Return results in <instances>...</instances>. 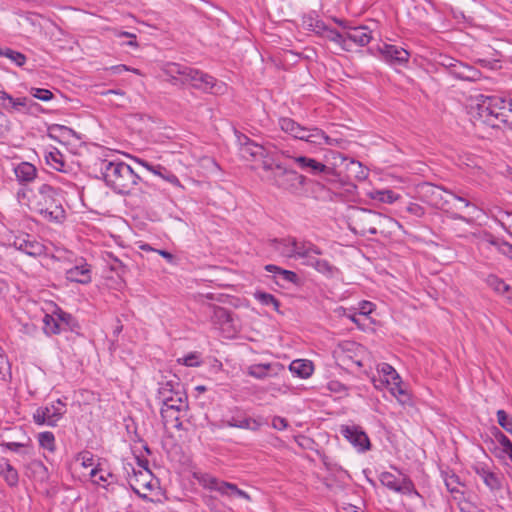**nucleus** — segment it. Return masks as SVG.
Listing matches in <instances>:
<instances>
[{"mask_svg": "<svg viewBox=\"0 0 512 512\" xmlns=\"http://www.w3.org/2000/svg\"><path fill=\"white\" fill-rule=\"evenodd\" d=\"M258 160L262 161V168L266 171H272L275 169V163L273 155L267 150L265 147V155L263 157H259Z\"/></svg>", "mask_w": 512, "mask_h": 512, "instance_id": "55", "label": "nucleus"}, {"mask_svg": "<svg viewBox=\"0 0 512 512\" xmlns=\"http://www.w3.org/2000/svg\"><path fill=\"white\" fill-rule=\"evenodd\" d=\"M379 481L387 489L396 493L419 496L414 483L407 475L400 474V477H397L391 472L385 471L379 475Z\"/></svg>", "mask_w": 512, "mask_h": 512, "instance_id": "11", "label": "nucleus"}, {"mask_svg": "<svg viewBox=\"0 0 512 512\" xmlns=\"http://www.w3.org/2000/svg\"><path fill=\"white\" fill-rule=\"evenodd\" d=\"M0 107L9 113L25 112L33 114L40 108L39 104L27 97L14 98L6 91H0Z\"/></svg>", "mask_w": 512, "mask_h": 512, "instance_id": "12", "label": "nucleus"}, {"mask_svg": "<svg viewBox=\"0 0 512 512\" xmlns=\"http://www.w3.org/2000/svg\"><path fill=\"white\" fill-rule=\"evenodd\" d=\"M66 413V404L57 399L45 406L38 407L33 413V421L37 425L54 427Z\"/></svg>", "mask_w": 512, "mask_h": 512, "instance_id": "9", "label": "nucleus"}, {"mask_svg": "<svg viewBox=\"0 0 512 512\" xmlns=\"http://www.w3.org/2000/svg\"><path fill=\"white\" fill-rule=\"evenodd\" d=\"M38 441H39V445L42 448H44L50 452L55 451V436L52 432L45 431V432L39 433Z\"/></svg>", "mask_w": 512, "mask_h": 512, "instance_id": "44", "label": "nucleus"}, {"mask_svg": "<svg viewBox=\"0 0 512 512\" xmlns=\"http://www.w3.org/2000/svg\"><path fill=\"white\" fill-rule=\"evenodd\" d=\"M295 164L301 170L312 175H319L328 171V167L325 164L307 156L298 155L295 158Z\"/></svg>", "mask_w": 512, "mask_h": 512, "instance_id": "24", "label": "nucleus"}, {"mask_svg": "<svg viewBox=\"0 0 512 512\" xmlns=\"http://www.w3.org/2000/svg\"><path fill=\"white\" fill-rule=\"evenodd\" d=\"M270 364H253L248 367V374L257 379H263L268 376Z\"/></svg>", "mask_w": 512, "mask_h": 512, "instance_id": "47", "label": "nucleus"}, {"mask_svg": "<svg viewBox=\"0 0 512 512\" xmlns=\"http://www.w3.org/2000/svg\"><path fill=\"white\" fill-rule=\"evenodd\" d=\"M275 170L272 179L278 188L296 194L306 185L307 178L293 169H288L282 164H276Z\"/></svg>", "mask_w": 512, "mask_h": 512, "instance_id": "6", "label": "nucleus"}, {"mask_svg": "<svg viewBox=\"0 0 512 512\" xmlns=\"http://www.w3.org/2000/svg\"><path fill=\"white\" fill-rule=\"evenodd\" d=\"M193 70H194V68L182 64L181 69L179 71L178 84H181V85L189 84L188 82L191 78V74H192Z\"/></svg>", "mask_w": 512, "mask_h": 512, "instance_id": "56", "label": "nucleus"}, {"mask_svg": "<svg viewBox=\"0 0 512 512\" xmlns=\"http://www.w3.org/2000/svg\"><path fill=\"white\" fill-rule=\"evenodd\" d=\"M0 476L10 486L15 487L19 482V475L17 470L10 464L9 460L0 458Z\"/></svg>", "mask_w": 512, "mask_h": 512, "instance_id": "29", "label": "nucleus"}, {"mask_svg": "<svg viewBox=\"0 0 512 512\" xmlns=\"http://www.w3.org/2000/svg\"><path fill=\"white\" fill-rule=\"evenodd\" d=\"M157 175L176 187H182L178 177L175 174L167 171L164 167L162 170H160V174Z\"/></svg>", "mask_w": 512, "mask_h": 512, "instance_id": "57", "label": "nucleus"}, {"mask_svg": "<svg viewBox=\"0 0 512 512\" xmlns=\"http://www.w3.org/2000/svg\"><path fill=\"white\" fill-rule=\"evenodd\" d=\"M227 425L229 427H236L241 429H248L252 431H257L262 423L259 419L251 418V417H243L236 418L232 417L229 421H227Z\"/></svg>", "mask_w": 512, "mask_h": 512, "instance_id": "34", "label": "nucleus"}, {"mask_svg": "<svg viewBox=\"0 0 512 512\" xmlns=\"http://www.w3.org/2000/svg\"><path fill=\"white\" fill-rule=\"evenodd\" d=\"M196 478L204 488L217 491L221 495L239 497L247 501L251 500L250 495L244 490L239 489L236 484L221 481L208 473L200 474Z\"/></svg>", "mask_w": 512, "mask_h": 512, "instance_id": "8", "label": "nucleus"}, {"mask_svg": "<svg viewBox=\"0 0 512 512\" xmlns=\"http://www.w3.org/2000/svg\"><path fill=\"white\" fill-rule=\"evenodd\" d=\"M308 266L313 267L317 272L326 277H333L339 272L338 268L325 259L315 258Z\"/></svg>", "mask_w": 512, "mask_h": 512, "instance_id": "37", "label": "nucleus"}, {"mask_svg": "<svg viewBox=\"0 0 512 512\" xmlns=\"http://www.w3.org/2000/svg\"><path fill=\"white\" fill-rule=\"evenodd\" d=\"M56 318L58 319L59 324H66L67 326H70L72 322L74 321L71 314L66 313L64 311L59 310L58 312L54 313Z\"/></svg>", "mask_w": 512, "mask_h": 512, "instance_id": "60", "label": "nucleus"}, {"mask_svg": "<svg viewBox=\"0 0 512 512\" xmlns=\"http://www.w3.org/2000/svg\"><path fill=\"white\" fill-rule=\"evenodd\" d=\"M450 74L456 79L470 82H475L481 78V72L478 69L458 60L452 67Z\"/></svg>", "mask_w": 512, "mask_h": 512, "instance_id": "20", "label": "nucleus"}, {"mask_svg": "<svg viewBox=\"0 0 512 512\" xmlns=\"http://www.w3.org/2000/svg\"><path fill=\"white\" fill-rule=\"evenodd\" d=\"M100 170L106 185L118 194H129L141 180L128 164L118 160H102Z\"/></svg>", "mask_w": 512, "mask_h": 512, "instance_id": "2", "label": "nucleus"}, {"mask_svg": "<svg viewBox=\"0 0 512 512\" xmlns=\"http://www.w3.org/2000/svg\"><path fill=\"white\" fill-rule=\"evenodd\" d=\"M253 296L261 305L271 306L274 311L279 312L280 301L274 295L258 290L254 292Z\"/></svg>", "mask_w": 512, "mask_h": 512, "instance_id": "39", "label": "nucleus"}, {"mask_svg": "<svg viewBox=\"0 0 512 512\" xmlns=\"http://www.w3.org/2000/svg\"><path fill=\"white\" fill-rule=\"evenodd\" d=\"M386 385L388 386V389L392 395L394 394V392H397V390L403 387L401 377L399 375L397 380H390L389 378H386Z\"/></svg>", "mask_w": 512, "mask_h": 512, "instance_id": "62", "label": "nucleus"}, {"mask_svg": "<svg viewBox=\"0 0 512 512\" xmlns=\"http://www.w3.org/2000/svg\"><path fill=\"white\" fill-rule=\"evenodd\" d=\"M289 369L293 374L306 379L312 375L314 366L309 360L297 359L291 362Z\"/></svg>", "mask_w": 512, "mask_h": 512, "instance_id": "32", "label": "nucleus"}, {"mask_svg": "<svg viewBox=\"0 0 512 512\" xmlns=\"http://www.w3.org/2000/svg\"><path fill=\"white\" fill-rule=\"evenodd\" d=\"M340 433L359 452H365V451L369 450L371 447L369 437L359 426L342 425L340 428Z\"/></svg>", "mask_w": 512, "mask_h": 512, "instance_id": "15", "label": "nucleus"}, {"mask_svg": "<svg viewBox=\"0 0 512 512\" xmlns=\"http://www.w3.org/2000/svg\"><path fill=\"white\" fill-rule=\"evenodd\" d=\"M182 64L174 63V62H168L165 63L162 67L163 73L169 77V82H171L173 85H178V79H179V71L181 69Z\"/></svg>", "mask_w": 512, "mask_h": 512, "instance_id": "42", "label": "nucleus"}, {"mask_svg": "<svg viewBox=\"0 0 512 512\" xmlns=\"http://www.w3.org/2000/svg\"><path fill=\"white\" fill-rule=\"evenodd\" d=\"M65 277L71 282L88 284L92 280L91 266L83 258L76 259L75 265L66 269Z\"/></svg>", "mask_w": 512, "mask_h": 512, "instance_id": "16", "label": "nucleus"}, {"mask_svg": "<svg viewBox=\"0 0 512 512\" xmlns=\"http://www.w3.org/2000/svg\"><path fill=\"white\" fill-rule=\"evenodd\" d=\"M38 192L40 200L37 203V209L39 213L48 220L61 222L65 218V210L55 199L56 190L48 184H43Z\"/></svg>", "mask_w": 512, "mask_h": 512, "instance_id": "5", "label": "nucleus"}, {"mask_svg": "<svg viewBox=\"0 0 512 512\" xmlns=\"http://www.w3.org/2000/svg\"><path fill=\"white\" fill-rule=\"evenodd\" d=\"M302 141L315 146H333L336 144L335 139L329 137L322 129L318 127H307L304 139H302Z\"/></svg>", "mask_w": 512, "mask_h": 512, "instance_id": "21", "label": "nucleus"}, {"mask_svg": "<svg viewBox=\"0 0 512 512\" xmlns=\"http://www.w3.org/2000/svg\"><path fill=\"white\" fill-rule=\"evenodd\" d=\"M272 427L277 430H285L288 427V421L280 416H275L272 419Z\"/></svg>", "mask_w": 512, "mask_h": 512, "instance_id": "64", "label": "nucleus"}, {"mask_svg": "<svg viewBox=\"0 0 512 512\" xmlns=\"http://www.w3.org/2000/svg\"><path fill=\"white\" fill-rule=\"evenodd\" d=\"M211 321L213 324L223 327L231 322V315L228 309L220 306H212Z\"/></svg>", "mask_w": 512, "mask_h": 512, "instance_id": "38", "label": "nucleus"}, {"mask_svg": "<svg viewBox=\"0 0 512 512\" xmlns=\"http://www.w3.org/2000/svg\"><path fill=\"white\" fill-rule=\"evenodd\" d=\"M280 129L291 137L302 140L306 133L307 127L297 123L294 119L289 117H281L278 120Z\"/></svg>", "mask_w": 512, "mask_h": 512, "instance_id": "26", "label": "nucleus"}, {"mask_svg": "<svg viewBox=\"0 0 512 512\" xmlns=\"http://www.w3.org/2000/svg\"><path fill=\"white\" fill-rule=\"evenodd\" d=\"M486 284L496 293L503 295L509 301V296L512 292V287L504 282L501 278L496 275H488L486 278Z\"/></svg>", "mask_w": 512, "mask_h": 512, "instance_id": "33", "label": "nucleus"}, {"mask_svg": "<svg viewBox=\"0 0 512 512\" xmlns=\"http://www.w3.org/2000/svg\"><path fill=\"white\" fill-rule=\"evenodd\" d=\"M305 24L309 30L320 36H322L328 28L323 21L312 17L308 18V20L305 21Z\"/></svg>", "mask_w": 512, "mask_h": 512, "instance_id": "48", "label": "nucleus"}, {"mask_svg": "<svg viewBox=\"0 0 512 512\" xmlns=\"http://www.w3.org/2000/svg\"><path fill=\"white\" fill-rule=\"evenodd\" d=\"M45 160L47 165L56 171H65V159L64 155L57 149L52 148L45 154Z\"/></svg>", "mask_w": 512, "mask_h": 512, "instance_id": "35", "label": "nucleus"}, {"mask_svg": "<svg viewBox=\"0 0 512 512\" xmlns=\"http://www.w3.org/2000/svg\"><path fill=\"white\" fill-rule=\"evenodd\" d=\"M346 38L349 45L354 43L359 46H365L370 43L372 36L367 27L359 26L349 28L346 32Z\"/></svg>", "mask_w": 512, "mask_h": 512, "instance_id": "27", "label": "nucleus"}, {"mask_svg": "<svg viewBox=\"0 0 512 512\" xmlns=\"http://www.w3.org/2000/svg\"><path fill=\"white\" fill-rule=\"evenodd\" d=\"M14 173L19 182L29 183L36 178L37 169L29 162H21L14 168Z\"/></svg>", "mask_w": 512, "mask_h": 512, "instance_id": "30", "label": "nucleus"}, {"mask_svg": "<svg viewBox=\"0 0 512 512\" xmlns=\"http://www.w3.org/2000/svg\"><path fill=\"white\" fill-rule=\"evenodd\" d=\"M278 278H280L283 282L286 283H292L295 285H299L300 283L299 276L294 271L291 270L282 269V271H280V275Z\"/></svg>", "mask_w": 512, "mask_h": 512, "instance_id": "54", "label": "nucleus"}, {"mask_svg": "<svg viewBox=\"0 0 512 512\" xmlns=\"http://www.w3.org/2000/svg\"><path fill=\"white\" fill-rule=\"evenodd\" d=\"M293 254L294 259H303V264L308 266L316 258V256L322 254V250L310 241H299L296 239V245Z\"/></svg>", "mask_w": 512, "mask_h": 512, "instance_id": "19", "label": "nucleus"}, {"mask_svg": "<svg viewBox=\"0 0 512 512\" xmlns=\"http://www.w3.org/2000/svg\"><path fill=\"white\" fill-rule=\"evenodd\" d=\"M5 244L13 247L31 257H40L45 254L46 247L37 241L32 235L27 233H9L6 236Z\"/></svg>", "mask_w": 512, "mask_h": 512, "instance_id": "7", "label": "nucleus"}, {"mask_svg": "<svg viewBox=\"0 0 512 512\" xmlns=\"http://www.w3.org/2000/svg\"><path fill=\"white\" fill-rule=\"evenodd\" d=\"M498 441L506 454L512 451V442L506 435L500 433V435L498 436Z\"/></svg>", "mask_w": 512, "mask_h": 512, "instance_id": "61", "label": "nucleus"}, {"mask_svg": "<svg viewBox=\"0 0 512 512\" xmlns=\"http://www.w3.org/2000/svg\"><path fill=\"white\" fill-rule=\"evenodd\" d=\"M177 362L187 367H198L201 365L200 354L197 352L189 353L188 355L179 358Z\"/></svg>", "mask_w": 512, "mask_h": 512, "instance_id": "50", "label": "nucleus"}, {"mask_svg": "<svg viewBox=\"0 0 512 512\" xmlns=\"http://www.w3.org/2000/svg\"><path fill=\"white\" fill-rule=\"evenodd\" d=\"M157 399L161 403L160 414L165 427L182 428L181 415L188 410V398L179 380L174 377L161 381L157 390Z\"/></svg>", "mask_w": 512, "mask_h": 512, "instance_id": "1", "label": "nucleus"}, {"mask_svg": "<svg viewBox=\"0 0 512 512\" xmlns=\"http://www.w3.org/2000/svg\"><path fill=\"white\" fill-rule=\"evenodd\" d=\"M76 460L80 462L81 466L84 468L92 467L95 461L93 453L87 450L78 453Z\"/></svg>", "mask_w": 512, "mask_h": 512, "instance_id": "52", "label": "nucleus"}, {"mask_svg": "<svg viewBox=\"0 0 512 512\" xmlns=\"http://www.w3.org/2000/svg\"><path fill=\"white\" fill-rule=\"evenodd\" d=\"M379 50L385 61L390 65L403 66L409 61L410 54L402 47L383 44Z\"/></svg>", "mask_w": 512, "mask_h": 512, "instance_id": "17", "label": "nucleus"}, {"mask_svg": "<svg viewBox=\"0 0 512 512\" xmlns=\"http://www.w3.org/2000/svg\"><path fill=\"white\" fill-rule=\"evenodd\" d=\"M90 477L94 484L100 485L102 487H107L114 482H116V477L112 473L96 466L91 469Z\"/></svg>", "mask_w": 512, "mask_h": 512, "instance_id": "31", "label": "nucleus"}, {"mask_svg": "<svg viewBox=\"0 0 512 512\" xmlns=\"http://www.w3.org/2000/svg\"><path fill=\"white\" fill-rule=\"evenodd\" d=\"M135 160L137 163H139L141 166L145 167L148 171L152 172L153 174H160V170L163 169V166H161V165L153 166L150 163H148L147 161L140 159V158H136Z\"/></svg>", "mask_w": 512, "mask_h": 512, "instance_id": "63", "label": "nucleus"}, {"mask_svg": "<svg viewBox=\"0 0 512 512\" xmlns=\"http://www.w3.org/2000/svg\"><path fill=\"white\" fill-rule=\"evenodd\" d=\"M393 396L402 405H410L412 403L411 396L404 387H401L397 392H394Z\"/></svg>", "mask_w": 512, "mask_h": 512, "instance_id": "58", "label": "nucleus"}, {"mask_svg": "<svg viewBox=\"0 0 512 512\" xmlns=\"http://www.w3.org/2000/svg\"><path fill=\"white\" fill-rule=\"evenodd\" d=\"M444 483H445L447 490L450 493H452V494L461 493L462 494L459 487L463 486V484L461 483L460 478L456 474L445 473L444 474Z\"/></svg>", "mask_w": 512, "mask_h": 512, "instance_id": "43", "label": "nucleus"}, {"mask_svg": "<svg viewBox=\"0 0 512 512\" xmlns=\"http://www.w3.org/2000/svg\"><path fill=\"white\" fill-rule=\"evenodd\" d=\"M474 471L491 491H498L502 488V476L488 465L477 463L474 466Z\"/></svg>", "mask_w": 512, "mask_h": 512, "instance_id": "18", "label": "nucleus"}, {"mask_svg": "<svg viewBox=\"0 0 512 512\" xmlns=\"http://www.w3.org/2000/svg\"><path fill=\"white\" fill-rule=\"evenodd\" d=\"M322 37L326 38L331 42H334L344 51H350L352 48V45L348 44L346 32L340 33L337 30L328 27L327 31L322 35Z\"/></svg>", "mask_w": 512, "mask_h": 512, "instance_id": "36", "label": "nucleus"}, {"mask_svg": "<svg viewBox=\"0 0 512 512\" xmlns=\"http://www.w3.org/2000/svg\"><path fill=\"white\" fill-rule=\"evenodd\" d=\"M26 475L38 482H45L49 478L48 469L40 460H31L26 465Z\"/></svg>", "mask_w": 512, "mask_h": 512, "instance_id": "28", "label": "nucleus"}, {"mask_svg": "<svg viewBox=\"0 0 512 512\" xmlns=\"http://www.w3.org/2000/svg\"><path fill=\"white\" fill-rule=\"evenodd\" d=\"M244 142L240 146L241 157L247 161H257L259 157L265 155V147L255 143L248 137L243 136Z\"/></svg>", "mask_w": 512, "mask_h": 512, "instance_id": "23", "label": "nucleus"}, {"mask_svg": "<svg viewBox=\"0 0 512 512\" xmlns=\"http://www.w3.org/2000/svg\"><path fill=\"white\" fill-rule=\"evenodd\" d=\"M188 83L193 88L205 93L221 94L226 88L223 82L196 68H194Z\"/></svg>", "mask_w": 512, "mask_h": 512, "instance_id": "13", "label": "nucleus"}, {"mask_svg": "<svg viewBox=\"0 0 512 512\" xmlns=\"http://www.w3.org/2000/svg\"><path fill=\"white\" fill-rule=\"evenodd\" d=\"M379 374L383 376V379L381 378L379 382L381 384H386V378H389L390 380H397L398 379V373L396 370L388 363H381L378 365L377 368Z\"/></svg>", "mask_w": 512, "mask_h": 512, "instance_id": "45", "label": "nucleus"}, {"mask_svg": "<svg viewBox=\"0 0 512 512\" xmlns=\"http://www.w3.org/2000/svg\"><path fill=\"white\" fill-rule=\"evenodd\" d=\"M295 245H296L295 237H287V238H282V239L274 238V239H270L268 241V246L272 250L279 253L281 256L287 257V258H293Z\"/></svg>", "mask_w": 512, "mask_h": 512, "instance_id": "22", "label": "nucleus"}, {"mask_svg": "<svg viewBox=\"0 0 512 512\" xmlns=\"http://www.w3.org/2000/svg\"><path fill=\"white\" fill-rule=\"evenodd\" d=\"M371 197L388 204L394 203L399 198L392 190H376L371 194Z\"/></svg>", "mask_w": 512, "mask_h": 512, "instance_id": "46", "label": "nucleus"}, {"mask_svg": "<svg viewBox=\"0 0 512 512\" xmlns=\"http://www.w3.org/2000/svg\"><path fill=\"white\" fill-rule=\"evenodd\" d=\"M129 484L132 490L141 498H148L149 493L154 488L153 475L149 469L133 471V475L129 478Z\"/></svg>", "mask_w": 512, "mask_h": 512, "instance_id": "14", "label": "nucleus"}, {"mask_svg": "<svg viewBox=\"0 0 512 512\" xmlns=\"http://www.w3.org/2000/svg\"><path fill=\"white\" fill-rule=\"evenodd\" d=\"M496 210V214H494L492 210H484V214L495 218L504 229L510 227L512 225V213L504 211L498 207L496 208Z\"/></svg>", "mask_w": 512, "mask_h": 512, "instance_id": "41", "label": "nucleus"}, {"mask_svg": "<svg viewBox=\"0 0 512 512\" xmlns=\"http://www.w3.org/2000/svg\"><path fill=\"white\" fill-rule=\"evenodd\" d=\"M444 192L447 194L448 198L444 199L442 206L446 212L450 214L451 219L461 220L467 224H472L474 222L472 217H465L456 211L471 207L484 212V209L479 208L476 203L471 200V197L467 192L462 190L452 191L448 189H444Z\"/></svg>", "mask_w": 512, "mask_h": 512, "instance_id": "4", "label": "nucleus"}, {"mask_svg": "<svg viewBox=\"0 0 512 512\" xmlns=\"http://www.w3.org/2000/svg\"><path fill=\"white\" fill-rule=\"evenodd\" d=\"M482 100L477 104V116L484 124L498 128L500 123H506V115L502 110L506 109L504 98L497 96H481Z\"/></svg>", "mask_w": 512, "mask_h": 512, "instance_id": "3", "label": "nucleus"}, {"mask_svg": "<svg viewBox=\"0 0 512 512\" xmlns=\"http://www.w3.org/2000/svg\"><path fill=\"white\" fill-rule=\"evenodd\" d=\"M384 220H387V218L382 214L364 209L358 210L353 216L355 229H358V232L362 236L367 234H377V226Z\"/></svg>", "mask_w": 512, "mask_h": 512, "instance_id": "10", "label": "nucleus"}, {"mask_svg": "<svg viewBox=\"0 0 512 512\" xmlns=\"http://www.w3.org/2000/svg\"><path fill=\"white\" fill-rule=\"evenodd\" d=\"M498 424L507 432L512 433V418L504 411H497Z\"/></svg>", "mask_w": 512, "mask_h": 512, "instance_id": "51", "label": "nucleus"}, {"mask_svg": "<svg viewBox=\"0 0 512 512\" xmlns=\"http://www.w3.org/2000/svg\"><path fill=\"white\" fill-rule=\"evenodd\" d=\"M6 58H8L11 62L15 63L17 66L21 67L26 63V56L19 52L15 51L13 49L8 48L6 53Z\"/></svg>", "mask_w": 512, "mask_h": 512, "instance_id": "53", "label": "nucleus"}, {"mask_svg": "<svg viewBox=\"0 0 512 512\" xmlns=\"http://www.w3.org/2000/svg\"><path fill=\"white\" fill-rule=\"evenodd\" d=\"M329 391L338 394H347V387L339 381L333 380L327 384Z\"/></svg>", "mask_w": 512, "mask_h": 512, "instance_id": "59", "label": "nucleus"}, {"mask_svg": "<svg viewBox=\"0 0 512 512\" xmlns=\"http://www.w3.org/2000/svg\"><path fill=\"white\" fill-rule=\"evenodd\" d=\"M43 330L46 335H56L61 332V326L55 314H46L43 318Z\"/></svg>", "mask_w": 512, "mask_h": 512, "instance_id": "40", "label": "nucleus"}, {"mask_svg": "<svg viewBox=\"0 0 512 512\" xmlns=\"http://www.w3.org/2000/svg\"><path fill=\"white\" fill-rule=\"evenodd\" d=\"M30 94L41 101L48 102L54 98L52 91L44 88L32 87L29 90Z\"/></svg>", "mask_w": 512, "mask_h": 512, "instance_id": "49", "label": "nucleus"}, {"mask_svg": "<svg viewBox=\"0 0 512 512\" xmlns=\"http://www.w3.org/2000/svg\"><path fill=\"white\" fill-rule=\"evenodd\" d=\"M280 129L291 137L302 140L306 133L307 127L297 123L294 119L289 117H281L278 120Z\"/></svg>", "mask_w": 512, "mask_h": 512, "instance_id": "25", "label": "nucleus"}]
</instances>
